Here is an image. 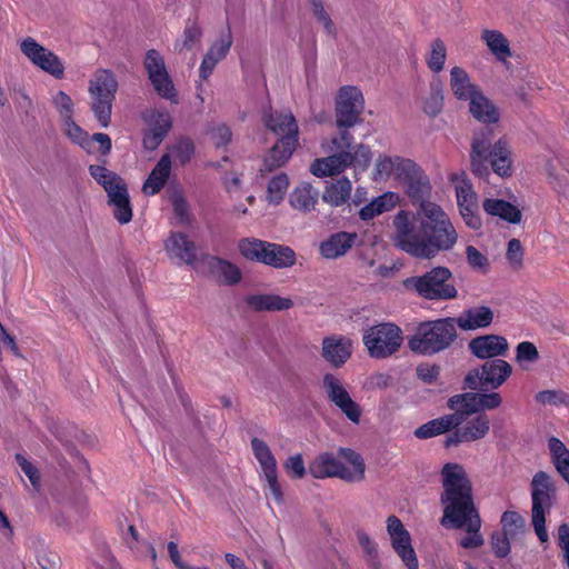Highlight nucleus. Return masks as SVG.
<instances>
[{"label": "nucleus", "mask_w": 569, "mask_h": 569, "mask_svg": "<svg viewBox=\"0 0 569 569\" xmlns=\"http://www.w3.org/2000/svg\"><path fill=\"white\" fill-rule=\"evenodd\" d=\"M320 147L328 156L316 158L309 166V172L317 178L339 176L350 167L365 171L372 159L370 147L363 143L353 144V136L348 130L322 139Z\"/></svg>", "instance_id": "f257e3e1"}, {"label": "nucleus", "mask_w": 569, "mask_h": 569, "mask_svg": "<svg viewBox=\"0 0 569 569\" xmlns=\"http://www.w3.org/2000/svg\"><path fill=\"white\" fill-rule=\"evenodd\" d=\"M421 227L426 233L423 259H432L441 251L451 250L458 241V232L450 217L437 203H420Z\"/></svg>", "instance_id": "f03ea898"}, {"label": "nucleus", "mask_w": 569, "mask_h": 569, "mask_svg": "<svg viewBox=\"0 0 569 569\" xmlns=\"http://www.w3.org/2000/svg\"><path fill=\"white\" fill-rule=\"evenodd\" d=\"M443 491L440 501L443 506L442 518L458 521L466 511L476 509L472 488L465 468L459 463H446L441 470Z\"/></svg>", "instance_id": "7ed1b4c3"}, {"label": "nucleus", "mask_w": 569, "mask_h": 569, "mask_svg": "<svg viewBox=\"0 0 569 569\" xmlns=\"http://www.w3.org/2000/svg\"><path fill=\"white\" fill-rule=\"evenodd\" d=\"M470 157L471 169L477 176L488 173L489 159L492 170L499 177L506 178L512 173V158L508 142L500 139L491 147L490 131H483L475 137Z\"/></svg>", "instance_id": "20e7f679"}, {"label": "nucleus", "mask_w": 569, "mask_h": 569, "mask_svg": "<svg viewBox=\"0 0 569 569\" xmlns=\"http://www.w3.org/2000/svg\"><path fill=\"white\" fill-rule=\"evenodd\" d=\"M339 458L333 453L323 452L316 456L309 463L308 470L316 479L340 478L356 482L365 478V462L359 453L351 449H340Z\"/></svg>", "instance_id": "39448f33"}, {"label": "nucleus", "mask_w": 569, "mask_h": 569, "mask_svg": "<svg viewBox=\"0 0 569 569\" xmlns=\"http://www.w3.org/2000/svg\"><path fill=\"white\" fill-rule=\"evenodd\" d=\"M89 173L104 189L114 218L122 224L128 223L132 218V209L123 179L102 164L89 166Z\"/></svg>", "instance_id": "423d86ee"}, {"label": "nucleus", "mask_w": 569, "mask_h": 569, "mask_svg": "<svg viewBox=\"0 0 569 569\" xmlns=\"http://www.w3.org/2000/svg\"><path fill=\"white\" fill-rule=\"evenodd\" d=\"M455 338V320L439 319L420 325L416 335L409 340V347L421 355H433L448 348Z\"/></svg>", "instance_id": "0eeeda50"}, {"label": "nucleus", "mask_w": 569, "mask_h": 569, "mask_svg": "<svg viewBox=\"0 0 569 569\" xmlns=\"http://www.w3.org/2000/svg\"><path fill=\"white\" fill-rule=\"evenodd\" d=\"M393 227L395 246L415 258L423 259L426 233L421 227L420 207L417 212H398Z\"/></svg>", "instance_id": "6e6552de"}, {"label": "nucleus", "mask_w": 569, "mask_h": 569, "mask_svg": "<svg viewBox=\"0 0 569 569\" xmlns=\"http://www.w3.org/2000/svg\"><path fill=\"white\" fill-rule=\"evenodd\" d=\"M118 90L114 74L106 69L94 72L89 81L88 91L92 99L91 109L101 127L107 128L111 121L112 102Z\"/></svg>", "instance_id": "1a4fd4ad"}, {"label": "nucleus", "mask_w": 569, "mask_h": 569, "mask_svg": "<svg viewBox=\"0 0 569 569\" xmlns=\"http://www.w3.org/2000/svg\"><path fill=\"white\" fill-rule=\"evenodd\" d=\"M451 271L446 267H435L419 277L406 280L407 288H412L417 293L429 300H450L457 297L458 291L450 282Z\"/></svg>", "instance_id": "9d476101"}, {"label": "nucleus", "mask_w": 569, "mask_h": 569, "mask_svg": "<svg viewBox=\"0 0 569 569\" xmlns=\"http://www.w3.org/2000/svg\"><path fill=\"white\" fill-rule=\"evenodd\" d=\"M362 341L371 358L386 359L400 349L403 335L398 326L382 322L368 328L363 332Z\"/></svg>", "instance_id": "9b49d317"}, {"label": "nucleus", "mask_w": 569, "mask_h": 569, "mask_svg": "<svg viewBox=\"0 0 569 569\" xmlns=\"http://www.w3.org/2000/svg\"><path fill=\"white\" fill-rule=\"evenodd\" d=\"M555 487L550 476L543 471L537 472L531 481L532 525L539 540L545 543L549 536L546 529V511L552 505Z\"/></svg>", "instance_id": "f8f14e48"}, {"label": "nucleus", "mask_w": 569, "mask_h": 569, "mask_svg": "<svg viewBox=\"0 0 569 569\" xmlns=\"http://www.w3.org/2000/svg\"><path fill=\"white\" fill-rule=\"evenodd\" d=\"M449 180L453 184L457 204L463 221L471 229H479L481 227V219L478 214V196L466 172L451 173Z\"/></svg>", "instance_id": "ddd939ff"}, {"label": "nucleus", "mask_w": 569, "mask_h": 569, "mask_svg": "<svg viewBox=\"0 0 569 569\" xmlns=\"http://www.w3.org/2000/svg\"><path fill=\"white\" fill-rule=\"evenodd\" d=\"M251 449L260 467V478L264 480V493L273 498L277 503H282L283 493L278 480L277 460L269 446L261 439L251 440Z\"/></svg>", "instance_id": "4468645a"}, {"label": "nucleus", "mask_w": 569, "mask_h": 569, "mask_svg": "<svg viewBox=\"0 0 569 569\" xmlns=\"http://www.w3.org/2000/svg\"><path fill=\"white\" fill-rule=\"evenodd\" d=\"M365 108V99L361 90L355 86L340 88L336 97V124L341 130H347L359 122Z\"/></svg>", "instance_id": "2eb2a0df"}, {"label": "nucleus", "mask_w": 569, "mask_h": 569, "mask_svg": "<svg viewBox=\"0 0 569 569\" xmlns=\"http://www.w3.org/2000/svg\"><path fill=\"white\" fill-rule=\"evenodd\" d=\"M386 531L391 549L400 559L403 567H416L419 562L417 552L412 545V537L402 521L395 515H390L386 519Z\"/></svg>", "instance_id": "dca6fc26"}, {"label": "nucleus", "mask_w": 569, "mask_h": 569, "mask_svg": "<svg viewBox=\"0 0 569 569\" xmlns=\"http://www.w3.org/2000/svg\"><path fill=\"white\" fill-rule=\"evenodd\" d=\"M512 373V367L502 359L485 362L480 368L470 372L466 383L471 389H498Z\"/></svg>", "instance_id": "f3484780"}, {"label": "nucleus", "mask_w": 569, "mask_h": 569, "mask_svg": "<svg viewBox=\"0 0 569 569\" xmlns=\"http://www.w3.org/2000/svg\"><path fill=\"white\" fill-rule=\"evenodd\" d=\"M21 52L38 69L50 74L54 79H62L64 76V63L53 51L37 42L33 38H26L20 43Z\"/></svg>", "instance_id": "a211bd4d"}, {"label": "nucleus", "mask_w": 569, "mask_h": 569, "mask_svg": "<svg viewBox=\"0 0 569 569\" xmlns=\"http://www.w3.org/2000/svg\"><path fill=\"white\" fill-rule=\"evenodd\" d=\"M144 68L154 91L172 103L178 102L177 91L167 71L164 60L157 50H149L144 58Z\"/></svg>", "instance_id": "6ab92c4d"}, {"label": "nucleus", "mask_w": 569, "mask_h": 569, "mask_svg": "<svg viewBox=\"0 0 569 569\" xmlns=\"http://www.w3.org/2000/svg\"><path fill=\"white\" fill-rule=\"evenodd\" d=\"M144 68L154 91L172 103L178 102L177 91L167 71L164 60L157 50H149L144 58Z\"/></svg>", "instance_id": "aec40b11"}, {"label": "nucleus", "mask_w": 569, "mask_h": 569, "mask_svg": "<svg viewBox=\"0 0 569 569\" xmlns=\"http://www.w3.org/2000/svg\"><path fill=\"white\" fill-rule=\"evenodd\" d=\"M322 388L327 398L353 423H358L361 416L359 405L352 400L342 379L333 373H326Z\"/></svg>", "instance_id": "412c9836"}, {"label": "nucleus", "mask_w": 569, "mask_h": 569, "mask_svg": "<svg viewBox=\"0 0 569 569\" xmlns=\"http://www.w3.org/2000/svg\"><path fill=\"white\" fill-rule=\"evenodd\" d=\"M490 430V419L483 412L466 415L461 425L445 441L446 447L483 439Z\"/></svg>", "instance_id": "4be33fe9"}, {"label": "nucleus", "mask_w": 569, "mask_h": 569, "mask_svg": "<svg viewBox=\"0 0 569 569\" xmlns=\"http://www.w3.org/2000/svg\"><path fill=\"white\" fill-rule=\"evenodd\" d=\"M502 403V398L498 392L489 393H461L456 395L448 400L450 409L461 410L462 417L477 413L480 410H493Z\"/></svg>", "instance_id": "5701e85b"}, {"label": "nucleus", "mask_w": 569, "mask_h": 569, "mask_svg": "<svg viewBox=\"0 0 569 569\" xmlns=\"http://www.w3.org/2000/svg\"><path fill=\"white\" fill-rule=\"evenodd\" d=\"M63 133L76 144L80 146L88 153L98 151L96 143L99 144V151L106 156L111 150V139L108 134L99 132L89 137L88 132L78 126L73 118L62 122Z\"/></svg>", "instance_id": "b1692460"}, {"label": "nucleus", "mask_w": 569, "mask_h": 569, "mask_svg": "<svg viewBox=\"0 0 569 569\" xmlns=\"http://www.w3.org/2000/svg\"><path fill=\"white\" fill-rule=\"evenodd\" d=\"M143 119L147 124L143 144L146 149L154 150L171 129V114L166 110L152 109L143 116Z\"/></svg>", "instance_id": "393cba45"}, {"label": "nucleus", "mask_w": 569, "mask_h": 569, "mask_svg": "<svg viewBox=\"0 0 569 569\" xmlns=\"http://www.w3.org/2000/svg\"><path fill=\"white\" fill-rule=\"evenodd\" d=\"M415 172V162L399 156L380 154L375 164L373 179L385 181L393 178L401 182L407 174Z\"/></svg>", "instance_id": "a878e982"}, {"label": "nucleus", "mask_w": 569, "mask_h": 569, "mask_svg": "<svg viewBox=\"0 0 569 569\" xmlns=\"http://www.w3.org/2000/svg\"><path fill=\"white\" fill-rule=\"evenodd\" d=\"M441 525L446 528H465L467 535L460 540L459 545L466 549H472L480 547L483 543V538L479 530L481 527V520L477 509L472 511H466L462 518L458 521L451 518H441Z\"/></svg>", "instance_id": "bb28decb"}, {"label": "nucleus", "mask_w": 569, "mask_h": 569, "mask_svg": "<svg viewBox=\"0 0 569 569\" xmlns=\"http://www.w3.org/2000/svg\"><path fill=\"white\" fill-rule=\"evenodd\" d=\"M323 359L332 367L343 366L352 355V341L342 336H330L322 340Z\"/></svg>", "instance_id": "cd10ccee"}, {"label": "nucleus", "mask_w": 569, "mask_h": 569, "mask_svg": "<svg viewBox=\"0 0 569 569\" xmlns=\"http://www.w3.org/2000/svg\"><path fill=\"white\" fill-rule=\"evenodd\" d=\"M232 44L230 30L223 31L220 37L210 46L199 68V76L208 79L216 66L228 54Z\"/></svg>", "instance_id": "c85d7f7f"}, {"label": "nucleus", "mask_w": 569, "mask_h": 569, "mask_svg": "<svg viewBox=\"0 0 569 569\" xmlns=\"http://www.w3.org/2000/svg\"><path fill=\"white\" fill-rule=\"evenodd\" d=\"M480 40L496 61L505 66L509 62L512 57V49L505 33L498 29L483 28L480 31Z\"/></svg>", "instance_id": "c756f323"}, {"label": "nucleus", "mask_w": 569, "mask_h": 569, "mask_svg": "<svg viewBox=\"0 0 569 569\" xmlns=\"http://www.w3.org/2000/svg\"><path fill=\"white\" fill-rule=\"evenodd\" d=\"M449 87L453 97L462 102H469L481 90V88L471 80L466 69L455 66L449 72Z\"/></svg>", "instance_id": "7c9ffc66"}, {"label": "nucleus", "mask_w": 569, "mask_h": 569, "mask_svg": "<svg viewBox=\"0 0 569 569\" xmlns=\"http://www.w3.org/2000/svg\"><path fill=\"white\" fill-rule=\"evenodd\" d=\"M453 413L445 415L442 417L432 419L415 430V436L418 439H429L439 435H443L462 423L461 410L452 409Z\"/></svg>", "instance_id": "2f4dec72"}, {"label": "nucleus", "mask_w": 569, "mask_h": 569, "mask_svg": "<svg viewBox=\"0 0 569 569\" xmlns=\"http://www.w3.org/2000/svg\"><path fill=\"white\" fill-rule=\"evenodd\" d=\"M469 348L477 358L490 359L503 356L509 349V343L502 336L486 335L472 339Z\"/></svg>", "instance_id": "473e14b6"}, {"label": "nucleus", "mask_w": 569, "mask_h": 569, "mask_svg": "<svg viewBox=\"0 0 569 569\" xmlns=\"http://www.w3.org/2000/svg\"><path fill=\"white\" fill-rule=\"evenodd\" d=\"M320 191L311 182L297 183L289 194V204L293 210L308 213L316 210Z\"/></svg>", "instance_id": "72a5a7b5"}, {"label": "nucleus", "mask_w": 569, "mask_h": 569, "mask_svg": "<svg viewBox=\"0 0 569 569\" xmlns=\"http://www.w3.org/2000/svg\"><path fill=\"white\" fill-rule=\"evenodd\" d=\"M263 121L267 128L280 139L291 136L298 139V124L290 111L269 110L264 112Z\"/></svg>", "instance_id": "f704fd0d"}, {"label": "nucleus", "mask_w": 569, "mask_h": 569, "mask_svg": "<svg viewBox=\"0 0 569 569\" xmlns=\"http://www.w3.org/2000/svg\"><path fill=\"white\" fill-rule=\"evenodd\" d=\"M164 248L168 256L179 262L189 264L196 259V247L183 233L172 232L166 240Z\"/></svg>", "instance_id": "c9c22d12"}, {"label": "nucleus", "mask_w": 569, "mask_h": 569, "mask_svg": "<svg viewBox=\"0 0 569 569\" xmlns=\"http://www.w3.org/2000/svg\"><path fill=\"white\" fill-rule=\"evenodd\" d=\"M248 307L258 312L283 311L293 307V301L289 297H281L273 293H258L246 298Z\"/></svg>", "instance_id": "e433bc0d"}, {"label": "nucleus", "mask_w": 569, "mask_h": 569, "mask_svg": "<svg viewBox=\"0 0 569 569\" xmlns=\"http://www.w3.org/2000/svg\"><path fill=\"white\" fill-rule=\"evenodd\" d=\"M357 236L350 232H337L320 243V254L325 259H337L345 256L353 246Z\"/></svg>", "instance_id": "4c0bfd02"}, {"label": "nucleus", "mask_w": 569, "mask_h": 569, "mask_svg": "<svg viewBox=\"0 0 569 569\" xmlns=\"http://www.w3.org/2000/svg\"><path fill=\"white\" fill-rule=\"evenodd\" d=\"M171 172V160L170 154H163L154 168L151 170L147 180L142 186V192L146 196H154L166 184Z\"/></svg>", "instance_id": "58836bf2"}, {"label": "nucleus", "mask_w": 569, "mask_h": 569, "mask_svg": "<svg viewBox=\"0 0 569 569\" xmlns=\"http://www.w3.org/2000/svg\"><path fill=\"white\" fill-rule=\"evenodd\" d=\"M351 193V180L347 177H341L326 184L322 192V200L331 207H341L348 203Z\"/></svg>", "instance_id": "ea45409f"}, {"label": "nucleus", "mask_w": 569, "mask_h": 569, "mask_svg": "<svg viewBox=\"0 0 569 569\" xmlns=\"http://www.w3.org/2000/svg\"><path fill=\"white\" fill-rule=\"evenodd\" d=\"M261 263L276 269L290 268L296 263V253L290 247L268 242Z\"/></svg>", "instance_id": "a19ab883"}, {"label": "nucleus", "mask_w": 569, "mask_h": 569, "mask_svg": "<svg viewBox=\"0 0 569 569\" xmlns=\"http://www.w3.org/2000/svg\"><path fill=\"white\" fill-rule=\"evenodd\" d=\"M493 312L490 308L481 306L463 311L455 321L462 330H476L491 325Z\"/></svg>", "instance_id": "79ce46f5"}, {"label": "nucleus", "mask_w": 569, "mask_h": 569, "mask_svg": "<svg viewBox=\"0 0 569 569\" xmlns=\"http://www.w3.org/2000/svg\"><path fill=\"white\" fill-rule=\"evenodd\" d=\"M297 146L298 139L293 136L279 139L264 159L266 169L273 170L283 166L291 158Z\"/></svg>", "instance_id": "37998d69"}, {"label": "nucleus", "mask_w": 569, "mask_h": 569, "mask_svg": "<svg viewBox=\"0 0 569 569\" xmlns=\"http://www.w3.org/2000/svg\"><path fill=\"white\" fill-rule=\"evenodd\" d=\"M470 113L480 122L495 123L499 120L500 113L497 107L480 90L469 102Z\"/></svg>", "instance_id": "c03bdc74"}, {"label": "nucleus", "mask_w": 569, "mask_h": 569, "mask_svg": "<svg viewBox=\"0 0 569 569\" xmlns=\"http://www.w3.org/2000/svg\"><path fill=\"white\" fill-rule=\"evenodd\" d=\"M482 207L488 214L499 217L510 223H518L521 220L520 210L508 201L486 199Z\"/></svg>", "instance_id": "a18cd8bd"}, {"label": "nucleus", "mask_w": 569, "mask_h": 569, "mask_svg": "<svg viewBox=\"0 0 569 569\" xmlns=\"http://www.w3.org/2000/svg\"><path fill=\"white\" fill-rule=\"evenodd\" d=\"M399 202V196L395 192H385L375 198L370 203L361 208L359 216L362 220L373 219L386 211L391 210Z\"/></svg>", "instance_id": "49530a36"}, {"label": "nucleus", "mask_w": 569, "mask_h": 569, "mask_svg": "<svg viewBox=\"0 0 569 569\" xmlns=\"http://www.w3.org/2000/svg\"><path fill=\"white\" fill-rule=\"evenodd\" d=\"M552 463L559 475L569 483V450L566 445L556 437L548 440Z\"/></svg>", "instance_id": "de8ad7c7"}, {"label": "nucleus", "mask_w": 569, "mask_h": 569, "mask_svg": "<svg viewBox=\"0 0 569 569\" xmlns=\"http://www.w3.org/2000/svg\"><path fill=\"white\" fill-rule=\"evenodd\" d=\"M210 268L221 283L233 286L241 281L242 273L239 267L228 260L216 258L211 261Z\"/></svg>", "instance_id": "09e8293b"}, {"label": "nucleus", "mask_w": 569, "mask_h": 569, "mask_svg": "<svg viewBox=\"0 0 569 569\" xmlns=\"http://www.w3.org/2000/svg\"><path fill=\"white\" fill-rule=\"evenodd\" d=\"M412 198H421L430 190L429 180L421 169L415 163V172L407 174L401 181Z\"/></svg>", "instance_id": "8fccbe9b"}, {"label": "nucleus", "mask_w": 569, "mask_h": 569, "mask_svg": "<svg viewBox=\"0 0 569 569\" xmlns=\"http://www.w3.org/2000/svg\"><path fill=\"white\" fill-rule=\"evenodd\" d=\"M447 60V47L441 39H435L429 46V50L425 56L428 68L439 73L443 70Z\"/></svg>", "instance_id": "3c124183"}, {"label": "nucleus", "mask_w": 569, "mask_h": 569, "mask_svg": "<svg viewBox=\"0 0 569 569\" xmlns=\"http://www.w3.org/2000/svg\"><path fill=\"white\" fill-rule=\"evenodd\" d=\"M358 542L370 569H382L378 543L365 531L357 532Z\"/></svg>", "instance_id": "603ef678"}, {"label": "nucleus", "mask_w": 569, "mask_h": 569, "mask_svg": "<svg viewBox=\"0 0 569 569\" xmlns=\"http://www.w3.org/2000/svg\"><path fill=\"white\" fill-rule=\"evenodd\" d=\"M290 184L289 177L281 172L272 177L267 186V201L278 206L284 198Z\"/></svg>", "instance_id": "864d4df0"}, {"label": "nucleus", "mask_w": 569, "mask_h": 569, "mask_svg": "<svg viewBox=\"0 0 569 569\" xmlns=\"http://www.w3.org/2000/svg\"><path fill=\"white\" fill-rule=\"evenodd\" d=\"M267 243L256 238H243L238 242V250L243 258L261 262Z\"/></svg>", "instance_id": "5fc2aeb1"}, {"label": "nucleus", "mask_w": 569, "mask_h": 569, "mask_svg": "<svg viewBox=\"0 0 569 569\" xmlns=\"http://www.w3.org/2000/svg\"><path fill=\"white\" fill-rule=\"evenodd\" d=\"M202 30L196 22H188L174 49L179 52L192 49L201 39Z\"/></svg>", "instance_id": "6e6d98bb"}, {"label": "nucleus", "mask_w": 569, "mask_h": 569, "mask_svg": "<svg viewBox=\"0 0 569 569\" xmlns=\"http://www.w3.org/2000/svg\"><path fill=\"white\" fill-rule=\"evenodd\" d=\"M52 103L62 122L73 118L74 103L71 97L64 91H58L54 93L52 96Z\"/></svg>", "instance_id": "4d7b16f0"}, {"label": "nucleus", "mask_w": 569, "mask_h": 569, "mask_svg": "<svg viewBox=\"0 0 569 569\" xmlns=\"http://www.w3.org/2000/svg\"><path fill=\"white\" fill-rule=\"evenodd\" d=\"M502 532L515 538L521 533L525 528L523 518L515 511H506L501 516Z\"/></svg>", "instance_id": "13d9d810"}, {"label": "nucleus", "mask_w": 569, "mask_h": 569, "mask_svg": "<svg viewBox=\"0 0 569 569\" xmlns=\"http://www.w3.org/2000/svg\"><path fill=\"white\" fill-rule=\"evenodd\" d=\"M194 147L192 141L188 139H182L174 143L173 146H171L167 154H170L171 161L173 159L176 162L184 164L191 159Z\"/></svg>", "instance_id": "bf43d9fd"}, {"label": "nucleus", "mask_w": 569, "mask_h": 569, "mask_svg": "<svg viewBox=\"0 0 569 569\" xmlns=\"http://www.w3.org/2000/svg\"><path fill=\"white\" fill-rule=\"evenodd\" d=\"M443 104V93L441 84L438 83H431L430 86V94L426 99L423 104V111L427 114L436 116L440 112Z\"/></svg>", "instance_id": "052dcab7"}, {"label": "nucleus", "mask_w": 569, "mask_h": 569, "mask_svg": "<svg viewBox=\"0 0 569 569\" xmlns=\"http://www.w3.org/2000/svg\"><path fill=\"white\" fill-rule=\"evenodd\" d=\"M539 360V351L535 343L522 341L516 347V361L525 367L528 363H535Z\"/></svg>", "instance_id": "680f3d73"}, {"label": "nucleus", "mask_w": 569, "mask_h": 569, "mask_svg": "<svg viewBox=\"0 0 569 569\" xmlns=\"http://www.w3.org/2000/svg\"><path fill=\"white\" fill-rule=\"evenodd\" d=\"M536 400L542 405L569 406V395L561 390H543L536 395Z\"/></svg>", "instance_id": "e2e57ef3"}, {"label": "nucleus", "mask_w": 569, "mask_h": 569, "mask_svg": "<svg viewBox=\"0 0 569 569\" xmlns=\"http://www.w3.org/2000/svg\"><path fill=\"white\" fill-rule=\"evenodd\" d=\"M16 460L21 471L29 479L34 490H39L40 488V477L38 469L30 462L24 456L18 453L16 456Z\"/></svg>", "instance_id": "0e129e2a"}, {"label": "nucleus", "mask_w": 569, "mask_h": 569, "mask_svg": "<svg viewBox=\"0 0 569 569\" xmlns=\"http://www.w3.org/2000/svg\"><path fill=\"white\" fill-rule=\"evenodd\" d=\"M284 470L290 478L301 479L307 470L301 455H293L287 458L283 463Z\"/></svg>", "instance_id": "69168bd1"}, {"label": "nucleus", "mask_w": 569, "mask_h": 569, "mask_svg": "<svg viewBox=\"0 0 569 569\" xmlns=\"http://www.w3.org/2000/svg\"><path fill=\"white\" fill-rule=\"evenodd\" d=\"M467 261L475 270L486 271L488 269V259L473 246H468L466 249Z\"/></svg>", "instance_id": "338daca9"}, {"label": "nucleus", "mask_w": 569, "mask_h": 569, "mask_svg": "<svg viewBox=\"0 0 569 569\" xmlns=\"http://www.w3.org/2000/svg\"><path fill=\"white\" fill-rule=\"evenodd\" d=\"M511 539L513 538L505 532H496L492 535L491 545L498 557H506L509 553Z\"/></svg>", "instance_id": "774afa93"}]
</instances>
